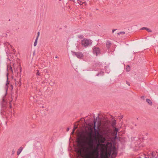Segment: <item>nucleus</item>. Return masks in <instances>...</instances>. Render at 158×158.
Segmentation results:
<instances>
[{"instance_id": "f257e3e1", "label": "nucleus", "mask_w": 158, "mask_h": 158, "mask_svg": "<svg viewBox=\"0 0 158 158\" xmlns=\"http://www.w3.org/2000/svg\"><path fill=\"white\" fill-rule=\"evenodd\" d=\"M105 139H77L78 155L82 156L85 149H88L87 145L90 149L86 154L85 158H108L112 153L111 158H114L117 153L114 144L109 142L106 144L102 143Z\"/></svg>"}, {"instance_id": "f03ea898", "label": "nucleus", "mask_w": 158, "mask_h": 158, "mask_svg": "<svg viewBox=\"0 0 158 158\" xmlns=\"http://www.w3.org/2000/svg\"><path fill=\"white\" fill-rule=\"evenodd\" d=\"M96 121L94 119V133L93 132V128L91 125L86 127L84 130L80 131L78 133V136L80 138H105L102 137V135L99 132L98 127L96 129L95 123Z\"/></svg>"}, {"instance_id": "7ed1b4c3", "label": "nucleus", "mask_w": 158, "mask_h": 158, "mask_svg": "<svg viewBox=\"0 0 158 158\" xmlns=\"http://www.w3.org/2000/svg\"><path fill=\"white\" fill-rule=\"evenodd\" d=\"M116 120L113 119L111 122V126L114 129L112 131L111 128L110 123L108 121H106L103 126V129L102 131V135L106 136L109 137L112 136V137L110 138H120L117 136V132L118 131V129L115 127Z\"/></svg>"}, {"instance_id": "20e7f679", "label": "nucleus", "mask_w": 158, "mask_h": 158, "mask_svg": "<svg viewBox=\"0 0 158 158\" xmlns=\"http://www.w3.org/2000/svg\"><path fill=\"white\" fill-rule=\"evenodd\" d=\"M81 45L84 47H87L90 45L92 44L91 40L87 39H84L81 41Z\"/></svg>"}, {"instance_id": "39448f33", "label": "nucleus", "mask_w": 158, "mask_h": 158, "mask_svg": "<svg viewBox=\"0 0 158 158\" xmlns=\"http://www.w3.org/2000/svg\"><path fill=\"white\" fill-rule=\"evenodd\" d=\"M73 55H75L79 59H82L83 57V54L81 52H72Z\"/></svg>"}, {"instance_id": "423d86ee", "label": "nucleus", "mask_w": 158, "mask_h": 158, "mask_svg": "<svg viewBox=\"0 0 158 158\" xmlns=\"http://www.w3.org/2000/svg\"><path fill=\"white\" fill-rule=\"evenodd\" d=\"M93 52L94 54L97 55L99 54L100 52V49L98 48H93Z\"/></svg>"}, {"instance_id": "0eeeda50", "label": "nucleus", "mask_w": 158, "mask_h": 158, "mask_svg": "<svg viewBox=\"0 0 158 158\" xmlns=\"http://www.w3.org/2000/svg\"><path fill=\"white\" fill-rule=\"evenodd\" d=\"M23 149V148L22 147H21L19 148L17 152V154L18 155H19L20 153Z\"/></svg>"}, {"instance_id": "6e6552de", "label": "nucleus", "mask_w": 158, "mask_h": 158, "mask_svg": "<svg viewBox=\"0 0 158 158\" xmlns=\"http://www.w3.org/2000/svg\"><path fill=\"white\" fill-rule=\"evenodd\" d=\"M146 102L150 105H152V103L151 101L149 99H146Z\"/></svg>"}, {"instance_id": "1a4fd4ad", "label": "nucleus", "mask_w": 158, "mask_h": 158, "mask_svg": "<svg viewBox=\"0 0 158 158\" xmlns=\"http://www.w3.org/2000/svg\"><path fill=\"white\" fill-rule=\"evenodd\" d=\"M141 29L142 30H144V29H145L148 32H152V31L150 30V29H149V28H147V27H142V28H141Z\"/></svg>"}, {"instance_id": "9d476101", "label": "nucleus", "mask_w": 158, "mask_h": 158, "mask_svg": "<svg viewBox=\"0 0 158 158\" xmlns=\"http://www.w3.org/2000/svg\"><path fill=\"white\" fill-rule=\"evenodd\" d=\"M104 73V72L102 71L100 73H98V74H97L96 75V76H98L99 75H101V76H102L103 75Z\"/></svg>"}, {"instance_id": "9b49d317", "label": "nucleus", "mask_w": 158, "mask_h": 158, "mask_svg": "<svg viewBox=\"0 0 158 158\" xmlns=\"http://www.w3.org/2000/svg\"><path fill=\"white\" fill-rule=\"evenodd\" d=\"M126 70L127 72H129L130 71V66L129 65H127L126 67Z\"/></svg>"}, {"instance_id": "f8f14e48", "label": "nucleus", "mask_w": 158, "mask_h": 158, "mask_svg": "<svg viewBox=\"0 0 158 158\" xmlns=\"http://www.w3.org/2000/svg\"><path fill=\"white\" fill-rule=\"evenodd\" d=\"M37 40H38L37 38H36V39L35 40V41L34 42V46H35L37 45Z\"/></svg>"}, {"instance_id": "ddd939ff", "label": "nucleus", "mask_w": 158, "mask_h": 158, "mask_svg": "<svg viewBox=\"0 0 158 158\" xmlns=\"http://www.w3.org/2000/svg\"><path fill=\"white\" fill-rule=\"evenodd\" d=\"M77 127L75 125H74V128L73 130V131L71 133L72 134H73L74 133L75 130L77 128Z\"/></svg>"}, {"instance_id": "4468645a", "label": "nucleus", "mask_w": 158, "mask_h": 158, "mask_svg": "<svg viewBox=\"0 0 158 158\" xmlns=\"http://www.w3.org/2000/svg\"><path fill=\"white\" fill-rule=\"evenodd\" d=\"M125 34V32L124 31H121L118 33V34L119 35H124Z\"/></svg>"}, {"instance_id": "2eb2a0df", "label": "nucleus", "mask_w": 158, "mask_h": 158, "mask_svg": "<svg viewBox=\"0 0 158 158\" xmlns=\"http://www.w3.org/2000/svg\"><path fill=\"white\" fill-rule=\"evenodd\" d=\"M55 82L53 81V82H52V81H51L50 82V85H51V86H53L54 85V84H55Z\"/></svg>"}, {"instance_id": "dca6fc26", "label": "nucleus", "mask_w": 158, "mask_h": 158, "mask_svg": "<svg viewBox=\"0 0 158 158\" xmlns=\"http://www.w3.org/2000/svg\"><path fill=\"white\" fill-rule=\"evenodd\" d=\"M110 44H111V43L109 41H107L106 43V44L107 47L108 48L109 47L108 46V45L109 46V45H110Z\"/></svg>"}, {"instance_id": "f3484780", "label": "nucleus", "mask_w": 158, "mask_h": 158, "mask_svg": "<svg viewBox=\"0 0 158 158\" xmlns=\"http://www.w3.org/2000/svg\"><path fill=\"white\" fill-rule=\"evenodd\" d=\"M78 37L79 38H83L84 37V36L83 35H78Z\"/></svg>"}, {"instance_id": "a211bd4d", "label": "nucleus", "mask_w": 158, "mask_h": 158, "mask_svg": "<svg viewBox=\"0 0 158 158\" xmlns=\"http://www.w3.org/2000/svg\"><path fill=\"white\" fill-rule=\"evenodd\" d=\"M36 75L38 76L40 75V73L38 70H37V72L36 73Z\"/></svg>"}, {"instance_id": "6ab92c4d", "label": "nucleus", "mask_w": 158, "mask_h": 158, "mask_svg": "<svg viewBox=\"0 0 158 158\" xmlns=\"http://www.w3.org/2000/svg\"><path fill=\"white\" fill-rule=\"evenodd\" d=\"M40 32H38V33H37V36L36 37V38H37V39H38V38L39 36V35H40Z\"/></svg>"}, {"instance_id": "aec40b11", "label": "nucleus", "mask_w": 158, "mask_h": 158, "mask_svg": "<svg viewBox=\"0 0 158 158\" xmlns=\"http://www.w3.org/2000/svg\"><path fill=\"white\" fill-rule=\"evenodd\" d=\"M6 45H7V46L8 45H10V47H11V48H12V46L9 44V43H6Z\"/></svg>"}, {"instance_id": "412c9836", "label": "nucleus", "mask_w": 158, "mask_h": 158, "mask_svg": "<svg viewBox=\"0 0 158 158\" xmlns=\"http://www.w3.org/2000/svg\"><path fill=\"white\" fill-rule=\"evenodd\" d=\"M127 84L129 85V86H130V83L127 81Z\"/></svg>"}, {"instance_id": "4be33fe9", "label": "nucleus", "mask_w": 158, "mask_h": 158, "mask_svg": "<svg viewBox=\"0 0 158 158\" xmlns=\"http://www.w3.org/2000/svg\"><path fill=\"white\" fill-rule=\"evenodd\" d=\"M69 129H70L69 128H67V131H69Z\"/></svg>"}, {"instance_id": "5701e85b", "label": "nucleus", "mask_w": 158, "mask_h": 158, "mask_svg": "<svg viewBox=\"0 0 158 158\" xmlns=\"http://www.w3.org/2000/svg\"><path fill=\"white\" fill-rule=\"evenodd\" d=\"M116 30V29H114V30H112V32H113V33H114V32L115 30Z\"/></svg>"}, {"instance_id": "b1692460", "label": "nucleus", "mask_w": 158, "mask_h": 158, "mask_svg": "<svg viewBox=\"0 0 158 158\" xmlns=\"http://www.w3.org/2000/svg\"><path fill=\"white\" fill-rule=\"evenodd\" d=\"M12 154H14V153H15V152H14V151H12Z\"/></svg>"}, {"instance_id": "393cba45", "label": "nucleus", "mask_w": 158, "mask_h": 158, "mask_svg": "<svg viewBox=\"0 0 158 158\" xmlns=\"http://www.w3.org/2000/svg\"><path fill=\"white\" fill-rule=\"evenodd\" d=\"M55 57L56 58H58V57L57 56H56Z\"/></svg>"}, {"instance_id": "a878e982", "label": "nucleus", "mask_w": 158, "mask_h": 158, "mask_svg": "<svg viewBox=\"0 0 158 158\" xmlns=\"http://www.w3.org/2000/svg\"><path fill=\"white\" fill-rule=\"evenodd\" d=\"M135 138V137H131V138Z\"/></svg>"}, {"instance_id": "bb28decb", "label": "nucleus", "mask_w": 158, "mask_h": 158, "mask_svg": "<svg viewBox=\"0 0 158 158\" xmlns=\"http://www.w3.org/2000/svg\"><path fill=\"white\" fill-rule=\"evenodd\" d=\"M79 5H81V3H79Z\"/></svg>"}, {"instance_id": "cd10ccee", "label": "nucleus", "mask_w": 158, "mask_h": 158, "mask_svg": "<svg viewBox=\"0 0 158 158\" xmlns=\"http://www.w3.org/2000/svg\"><path fill=\"white\" fill-rule=\"evenodd\" d=\"M62 0H59L60 1H61Z\"/></svg>"}]
</instances>
